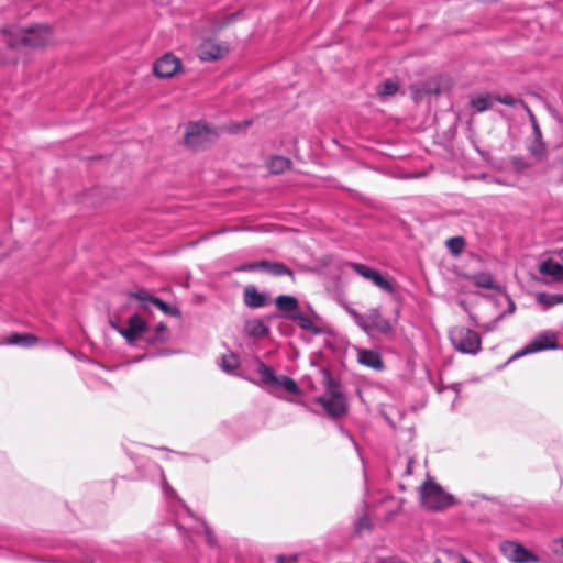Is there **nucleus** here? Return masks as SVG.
Here are the masks:
<instances>
[{"instance_id": "obj_1", "label": "nucleus", "mask_w": 563, "mask_h": 563, "mask_svg": "<svg viewBox=\"0 0 563 563\" xmlns=\"http://www.w3.org/2000/svg\"><path fill=\"white\" fill-rule=\"evenodd\" d=\"M0 35L7 44V51L10 52V56L5 58L0 57V64H4L7 62H16L15 51L46 45L51 41L52 32L46 25H36L30 29L9 25L0 29Z\"/></svg>"}, {"instance_id": "obj_2", "label": "nucleus", "mask_w": 563, "mask_h": 563, "mask_svg": "<svg viewBox=\"0 0 563 563\" xmlns=\"http://www.w3.org/2000/svg\"><path fill=\"white\" fill-rule=\"evenodd\" d=\"M313 401L333 419H341L349 411V402L342 384L329 373L324 374V394L316 397Z\"/></svg>"}, {"instance_id": "obj_3", "label": "nucleus", "mask_w": 563, "mask_h": 563, "mask_svg": "<svg viewBox=\"0 0 563 563\" xmlns=\"http://www.w3.org/2000/svg\"><path fill=\"white\" fill-rule=\"evenodd\" d=\"M449 339L453 347L463 354L476 355L482 350L479 334L466 327H453L449 331Z\"/></svg>"}, {"instance_id": "obj_4", "label": "nucleus", "mask_w": 563, "mask_h": 563, "mask_svg": "<svg viewBox=\"0 0 563 563\" xmlns=\"http://www.w3.org/2000/svg\"><path fill=\"white\" fill-rule=\"evenodd\" d=\"M257 373L261 376V385L263 387L269 388V393L275 396H277L275 389L278 387L292 395H299L301 393L300 388L292 378L286 375L277 376L274 369L263 362L258 363Z\"/></svg>"}, {"instance_id": "obj_5", "label": "nucleus", "mask_w": 563, "mask_h": 563, "mask_svg": "<svg viewBox=\"0 0 563 563\" xmlns=\"http://www.w3.org/2000/svg\"><path fill=\"white\" fill-rule=\"evenodd\" d=\"M421 504L430 510H443L455 504V499L435 483L427 482L421 488Z\"/></svg>"}, {"instance_id": "obj_6", "label": "nucleus", "mask_w": 563, "mask_h": 563, "mask_svg": "<svg viewBox=\"0 0 563 563\" xmlns=\"http://www.w3.org/2000/svg\"><path fill=\"white\" fill-rule=\"evenodd\" d=\"M176 527L179 530L180 534L185 539H187L186 542L196 544L198 539H202L211 548L217 545V538L213 534L212 530L205 521L200 519H196L195 523L188 527H185L184 525L177 522Z\"/></svg>"}, {"instance_id": "obj_7", "label": "nucleus", "mask_w": 563, "mask_h": 563, "mask_svg": "<svg viewBox=\"0 0 563 563\" xmlns=\"http://www.w3.org/2000/svg\"><path fill=\"white\" fill-rule=\"evenodd\" d=\"M110 325L117 330L130 345H133L140 338L146 340L148 332L147 323L137 313L132 314L128 319L126 327H122L113 321L110 322Z\"/></svg>"}, {"instance_id": "obj_8", "label": "nucleus", "mask_w": 563, "mask_h": 563, "mask_svg": "<svg viewBox=\"0 0 563 563\" xmlns=\"http://www.w3.org/2000/svg\"><path fill=\"white\" fill-rule=\"evenodd\" d=\"M559 347L558 336L553 331H543L536 335V338L518 351L512 358H518L532 353H538L547 350H556Z\"/></svg>"}, {"instance_id": "obj_9", "label": "nucleus", "mask_w": 563, "mask_h": 563, "mask_svg": "<svg viewBox=\"0 0 563 563\" xmlns=\"http://www.w3.org/2000/svg\"><path fill=\"white\" fill-rule=\"evenodd\" d=\"M216 133L206 124L196 122L187 126L184 137L185 144L194 150L205 147L213 142Z\"/></svg>"}, {"instance_id": "obj_10", "label": "nucleus", "mask_w": 563, "mask_h": 563, "mask_svg": "<svg viewBox=\"0 0 563 563\" xmlns=\"http://www.w3.org/2000/svg\"><path fill=\"white\" fill-rule=\"evenodd\" d=\"M503 554L515 563H538L539 558L516 541H504L500 544Z\"/></svg>"}, {"instance_id": "obj_11", "label": "nucleus", "mask_w": 563, "mask_h": 563, "mask_svg": "<svg viewBox=\"0 0 563 563\" xmlns=\"http://www.w3.org/2000/svg\"><path fill=\"white\" fill-rule=\"evenodd\" d=\"M131 298H134L139 301L141 309H148L150 306H155L161 311H163L167 316L180 317V311L176 307L169 306L167 302L162 299L152 296L148 291L144 289H139L134 292L130 294Z\"/></svg>"}, {"instance_id": "obj_12", "label": "nucleus", "mask_w": 563, "mask_h": 563, "mask_svg": "<svg viewBox=\"0 0 563 563\" xmlns=\"http://www.w3.org/2000/svg\"><path fill=\"white\" fill-rule=\"evenodd\" d=\"M349 266L360 276L371 280L375 286L382 290L394 294L395 287L390 280L384 277L377 269L366 266L361 263H349Z\"/></svg>"}, {"instance_id": "obj_13", "label": "nucleus", "mask_w": 563, "mask_h": 563, "mask_svg": "<svg viewBox=\"0 0 563 563\" xmlns=\"http://www.w3.org/2000/svg\"><path fill=\"white\" fill-rule=\"evenodd\" d=\"M181 69L179 58L170 53H166L154 63V74L159 78H170Z\"/></svg>"}, {"instance_id": "obj_14", "label": "nucleus", "mask_w": 563, "mask_h": 563, "mask_svg": "<svg viewBox=\"0 0 563 563\" xmlns=\"http://www.w3.org/2000/svg\"><path fill=\"white\" fill-rule=\"evenodd\" d=\"M229 53V47L213 40L203 41L198 47V56L202 62H213Z\"/></svg>"}, {"instance_id": "obj_15", "label": "nucleus", "mask_w": 563, "mask_h": 563, "mask_svg": "<svg viewBox=\"0 0 563 563\" xmlns=\"http://www.w3.org/2000/svg\"><path fill=\"white\" fill-rule=\"evenodd\" d=\"M369 324L372 331L375 330L380 334H390L394 330L391 322L382 316L378 308H372L368 310Z\"/></svg>"}, {"instance_id": "obj_16", "label": "nucleus", "mask_w": 563, "mask_h": 563, "mask_svg": "<svg viewBox=\"0 0 563 563\" xmlns=\"http://www.w3.org/2000/svg\"><path fill=\"white\" fill-rule=\"evenodd\" d=\"M357 361L369 368L379 371L383 369L384 363L380 354L375 350L358 349Z\"/></svg>"}, {"instance_id": "obj_17", "label": "nucleus", "mask_w": 563, "mask_h": 563, "mask_svg": "<svg viewBox=\"0 0 563 563\" xmlns=\"http://www.w3.org/2000/svg\"><path fill=\"white\" fill-rule=\"evenodd\" d=\"M289 320L296 322L302 330L313 334H320L321 330L314 323V312L297 311L294 316H288Z\"/></svg>"}, {"instance_id": "obj_18", "label": "nucleus", "mask_w": 563, "mask_h": 563, "mask_svg": "<svg viewBox=\"0 0 563 563\" xmlns=\"http://www.w3.org/2000/svg\"><path fill=\"white\" fill-rule=\"evenodd\" d=\"M539 272L551 276L555 282H563V265L553 260H545L540 264Z\"/></svg>"}, {"instance_id": "obj_19", "label": "nucleus", "mask_w": 563, "mask_h": 563, "mask_svg": "<svg viewBox=\"0 0 563 563\" xmlns=\"http://www.w3.org/2000/svg\"><path fill=\"white\" fill-rule=\"evenodd\" d=\"M266 296L255 287H246L244 290V303L250 308H262L266 305Z\"/></svg>"}, {"instance_id": "obj_20", "label": "nucleus", "mask_w": 563, "mask_h": 563, "mask_svg": "<svg viewBox=\"0 0 563 563\" xmlns=\"http://www.w3.org/2000/svg\"><path fill=\"white\" fill-rule=\"evenodd\" d=\"M275 305L278 310L286 312L288 316H294L298 311V300L290 295H280L275 299Z\"/></svg>"}, {"instance_id": "obj_21", "label": "nucleus", "mask_w": 563, "mask_h": 563, "mask_svg": "<svg viewBox=\"0 0 563 563\" xmlns=\"http://www.w3.org/2000/svg\"><path fill=\"white\" fill-rule=\"evenodd\" d=\"M37 341L38 338L32 333H13L7 339L5 343L9 345L31 347L34 346Z\"/></svg>"}, {"instance_id": "obj_22", "label": "nucleus", "mask_w": 563, "mask_h": 563, "mask_svg": "<svg viewBox=\"0 0 563 563\" xmlns=\"http://www.w3.org/2000/svg\"><path fill=\"white\" fill-rule=\"evenodd\" d=\"M264 264L265 265L263 266L262 272H265V273H267L272 276H276V277L287 275V276H290L291 278H294V272L280 262H269V261L264 260Z\"/></svg>"}, {"instance_id": "obj_23", "label": "nucleus", "mask_w": 563, "mask_h": 563, "mask_svg": "<svg viewBox=\"0 0 563 563\" xmlns=\"http://www.w3.org/2000/svg\"><path fill=\"white\" fill-rule=\"evenodd\" d=\"M150 468L153 471L155 475H157L161 478V486L164 495L166 498L172 499L175 498L178 500L176 492L173 489V487L167 483L164 472L159 465L156 463H150Z\"/></svg>"}, {"instance_id": "obj_24", "label": "nucleus", "mask_w": 563, "mask_h": 563, "mask_svg": "<svg viewBox=\"0 0 563 563\" xmlns=\"http://www.w3.org/2000/svg\"><path fill=\"white\" fill-rule=\"evenodd\" d=\"M527 148L537 159H541L545 155V144L542 140V132H540V136L532 133L531 140L527 144Z\"/></svg>"}, {"instance_id": "obj_25", "label": "nucleus", "mask_w": 563, "mask_h": 563, "mask_svg": "<svg viewBox=\"0 0 563 563\" xmlns=\"http://www.w3.org/2000/svg\"><path fill=\"white\" fill-rule=\"evenodd\" d=\"M291 165L290 159L284 156H274L267 163V168L272 174H282Z\"/></svg>"}, {"instance_id": "obj_26", "label": "nucleus", "mask_w": 563, "mask_h": 563, "mask_svg": "<svg viewBox=\"0 0 563 563\" xmlns=\"http://www.w3.org/2000/svg\"><path fill=\"white\" fill-rule=\"evenodd\" d=\"M536 299L539 305L544 307V309L563 303V295L560 294L539 292Z\"/></svg>"}, {"instance_id": "obj_27", "label": "nucleus", "mask_w": 563, "mask_h": 563, "mask_svg": "<svg viewBox=\"0 0 563 563\" xmlns=\"http://www.w3.org/2000/svg\"><path fill=\"white\" fill-rule=\"evenodd\" d=\"M167 338L168 329L163 322H159L158 324H156L153 332H147L146 341L148 343L164 342L167 340Z\"/></svg>"}, {"instance_id": "obj_28", "label": "nucleus", "mask_w": 563, "mask_h": 563, "mask_svg": "<svg viewBox=\"0 0 563 563\" xmlns=\"http://www.w3.org/2000/svg\"><path fill=\"white\" fill-rule=\"evenodd\" d=\"M246 327L252 336L264 338L269 333L268 327L262 320L249 321Z\"/></svg>"}, {"instance_id": "obj_29", "label": "nucleus", "mask_w": 563, "mask_h": 563, "mask_svg": "<svg viewBox=\"0 0 563 563\" xmlns=\"http://www.w3.org/2000/svg\"><path fill=\"white\" fill-rule=\"evenodd\" d=\"M471 106L477 112H484L493 107V99L489 95H479L472 98Z\"/></svg>"}, {"instance_id": "obj_30", "label": "nucleus", "mask_w": 563, "mask_h": 563, "mask_svg": "<svg viewBox=\"0 0 563 563\" xmlns=\"http://www.w3.org/2000/svg\"><path fill=\"white\" fill-rule=\"evenodd\" d=\"M240 365L239 356L234 353L223 355L221 358V368L228 374H232Z\"/></svg>"}, {"instance_id": "obj_31", "label": "nucleus", "mask_w": 563, "mask_h": 563, "mask_svg": "<svg viewBox=\"0 0 563 563\" xmlns=\"http://www.w3.org/2000/svg\"><path fill=\"white\" fill-rule=\"evenodd\" d=\"M75 563H96L97 561H100L102 563H108V559L103 556V554L97 553L93 551V553H87L82 552L79 558L73 555Z\"/></svg>"}, {"instance_id": "obj_32", "label": "nucleus", "mask_w": 563, "mask_h": 563, "mask_svg": "<svg viewBox=\"0 0 563 563\" xmlns=\"http://www.w3.org/2000/svg\"><path fill=\"white\" fill-rule=\"evenodd\" d=\"M398 91V85L396 81L388 79L377 87V93L380 97L393 96Z\"/></svg>"}, {"instance_id": "obj_33", "label": "nucleus", "mask_w": 563, "mask_h": 563, "mask_svg": "<svg viewBox=\"0 0 563 563\" xmlns=\"http://www.w3.org/2000/svg\"><path fill=\"white\" fill-rule=\"evenodd\" d=\"M465 245V241L462 236H453L446 241V246L450 252L454 255H459Z\"/></svg>"}, {"instance_id": "obj_34", "label": "nucleus", "mask_w": 563, "mask_h": 563, "mask_svg": "<svg viewBox=\"0 0 563 563\" xmlns=\"http://www.w3.org/2000/svg\"><path fill=\"white\" fill-rule=\"evenodd\" d=\"M264 260L243 263L234 268L235 272H262L264 266Z\"/></svg>"}, {"instance_id": "obj_35", "label": "nucleus", "mask_w": 563, "mask_h": 563, "mask_svg": "<svg viewBox=\"0 0 563 563\" xmlns=\"http://www.w3.org/2000/svg\"><path fill=\"white\" fill-rule=\"evenodd\" d=\"M475 285L485 289H494L496 287L495 282L489 274H479L475 276Z\"/></svg>"}, {"instance_id": "obj_36", "label": "nucleus", "mask_w": 563, "mask_h": 563, "mask_svg": "<svg viewBox=\"0 0 563 563\" xmlns=\"http://www.w3.org/2000/svg\"><path fill=\"white\" fill-rule=\"evenodd\" d=\"M372 522L367 516L360 517L354 523L355 534H362L364 531L371 530Z\"/></svg>"}, {"instance_id": "obj_37", "label": "nucleus", "mask_w": 563, "mask_h": 563, "mask_svg": "<svg viewBox=\"0 0 563 563\" xmlns=\"http://www.w3.org/2000/svg\"><path fill=\"white\" fill-rule=\"evenodd\" d=\"M354 322L367 334L372 332V325L369 324L368 312L366 314H358L354 319Z\"/></svg>"}, {"instance_id": "obj_38", "label": "nucleus", "mask_w": 563, "mask_h": 563, "mask_svg": "<svg viewBox=\"0 0 563 563\" xmlns=\"http://www.w3.org/2000/svg\"><path fill=\"white\" fill-rule=\"evenodd\" d=\"M505 317V312L498 314L494 320L490 322L478 324V327L483 330V332L488 333L493 332L497 329L499 321Z\"/></svg>"}, {"instance_id": "obj_39", "label": "nucleus", "mask_w": 563, "mask_h": 563, "mask_svg": "<svg viewBox=\"0 0 563 563\" xmlns=\"http://www.w3.org/2000/svg\"><path fill=\"white\" fill-rule=\"evenodd\" d=\"M298 561V554H279L276 556V563H296Z\"/></svg>"}, {"instance_id": "obj_40", "label": "nucleus", "mask_w": 563, "mask_h": 563, "mask_svg": "<svg viewBox=\"0 0 563 563\" xmlns=\"http://www.w3.org/2000/svg\"><path fill=\"white\" fill-rule=\"evenodd\" d=\"M497 101L499 103H501V104H506V106H509V107H515L518 103V100L515 97L510 96V95L498 97Z\"/></svg>"}, {"instance_id": "obj_41", "label": "nucleus", "mask_w": 563, "mask_h": 563, "mask_svg": "<svg viewBox=\"0 0 563 563\" xmlns=\"http://www.w3.org/2000/svg\"><path fill=\"white\" fill-rule=\"evenodd\" d=\"M528 113H529L530 122L532 125V133L536 134L537 136H540L541 129L539 126V123H538L534 114L529 109H528Z\"/></svg>"}, {"instance_id": "obj_42", "label": "nucleus", "mask_w": 563, "mask_h": 563, "mask_svg": "<svg viewBox=\"0 0 563 563\" xmlns=\"http://www.w3.org/2000/svg\"><path fill=\"white\" fill-rule=\"evenodd\" d=\"M340 432L346 437L354 445L355 450L358 452L360 451V448H358V444L356 443V441L354 440V438L352 437V434L346 431L343 427H340L339 428Z\"/></svg>"}, {"instance_id": "obj_43", "label": "nucleus", "mask_w": 563, "mask_h": 563, "mask_svg": "<svg viewBox=\"0 0 563 563\" xmlns=\"http://www.w3.org/2000/svg\"><path fill=\"white\" fill-rule=\"evenodd\" d=\"M240 15V12H236V13H233V14H230L229 16H227L225 21L223 22L222 25H228L230 24L231 22L235 21L238 19V16Z\"/></svg>"}, {"instance_id": "obj_44", "label": "nucleus", "mask_w": 563, "mask_h": 563, "mask_svg": "<svg viewBox=\"0 0 563 563\" xmlns=\"http://www.w3.org/2000/svg\"><path fill=\"white\" fill-rule=\"evenodd\" d=\"M511 163H512V165H514L515 167H517V168H520V167H522V166H523V165H522V159H521V157L514 156V157L511 158Z\"/></svg>"}, {"instance_id": "obj_45", "label": "nucleus", "mask_w": 563, "mask_h": 563, "mask_svg": "<svg viewBox=\"0 0 563 563\" xmlns=\"http://www.w3.org/2000/svg\"><path fill=\"white\" fill-rule=\"evenodd\" d=\"M347 313L353 318V320L356 318V316L361 314L353 308H346Z\"/></svg>"}, {"instance_id": "obj_46", "label": "nucleus", "mask_w": 563, "mask_h": 563, "mask_svg": "<svg viewBox=\"0 0 563 563\" xmlns=\"http://www.w3.org/2000/svg\"><path fill=\"white\" fill-rule=\"evenodd\" d=\"M412 464H413V461L410 459L408 461V465H407V468H406V472H405L407 475L411 474V472H412Z\"/></svg>"}, {"instance_id": "obj_47", "label": "nucleus", "mask_w": 563, "mask_h": 563, "mask_svg": "<svg viewBox=\"0 0 563 563\" xmlns=\"http://www.w3.org/2000/svg\"><path fill=\"white\" fill-rule=\"evenodd\" d=\"M461 387H462V384L461 383H455L451 386V388L455 391V393H460L461 391Z\"/></svg>"}, {"instance_id": "obj_48", "label": "nucleus", "mask_w": 563, "mask_h": 563, "mask_svg": "<svg viewBox=\"0 0 563 563\" xmlns=\"http://www.w3.org/2000/svg\"><path fill=\"white\" fill-rule=\"evenodd\" d=\"M183 508H185V509H186V511H187L188 516H189V517L192 519V521L195 522V520H196L197 518H194V516L191 515L190 510L186 508V505H183Z\"/></svg>"}, {"instance_id": "obj_49", "label": "nucleus", "mask_w": 563, "mask_h": 563, "mask_svg": "<svg viewBox=\"0 0 563 563\" xmlns=\"http://www.w3.org/2000/svg\"><path fill=\"white\" fill-rule=\"evenodd\" d=\"M460 563H472V562L468 561L466 558L462 556L460 560Z\"/></svg>"}, {"instance_id": "obj_50", "label": "nucleus", "mask_w": 563, "mask_h": 563, "mask_svg": "<svg viewBox=\"0 0 563 563\" xmlns=\"http://www.w3.org/2000/svg\"><path fill=\"white\" fill-rule=\"evenodd\" d=\"M515 311V303L511 301L510 302V313H512Z\"/></svg>"}, {"instance_id": "obj_51", "label": "nucleus", "mask_w": 563, "mask_h": 563, "mask_svg": "<svg viewBox=\"0 0 563 563\" xmlns=\"http://www.w3.org/2000/svg\"><path fill=\"white\" fill-rule=\"evenodd\" d=\"M559 256L563 261V249L559 251Z\"/></svg>"}]
</instances>
